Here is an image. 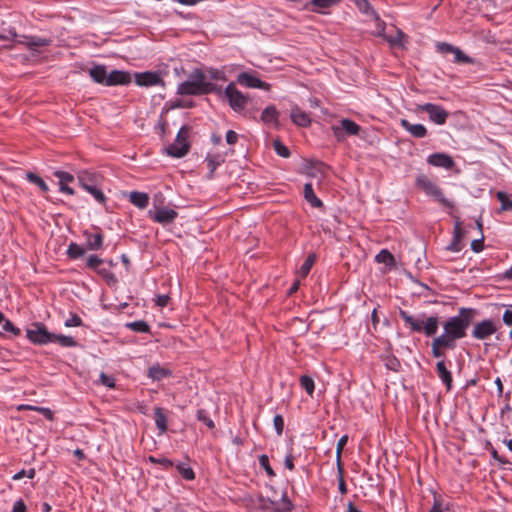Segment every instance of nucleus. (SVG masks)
<instances>
[{
	"label": "nucleus",
	"mask_w": 512,
	"mask_h": 512,
	"mask_svg": "<svg viewBox=\"0 0 512 512\" xmlns=\"http://www.w3.org/2000/svg\"><path fill=\"white\" fill-rule=\"evenodd\" d=\"M475 316V309L464 307L460 308L457 315L448 318L444 323V333L440 336L455 348L456 341L466 336L467 329L472 324Z\"/></svg>",
	"instance_id": "f257e3e1"
},
{
	"label": "nucleus",
	"mask_w": 512,
	"mask_h": 512,
	"mask_svg": "<svg viewBox=\"0 0 512 512\" xmlns=\"http://www.w3.org/2000/svg\"><path fill=\"white\" fill-rule=\"evenodd\" d=\"M126 327L137 333H148L150 331L149 325L142 320L129 322L126 324Z\"/></svg>",
	"instance_id": "c9c22d12"
},
{
	"label": "nucleus",
	"mask_w": 512,
	"mask_h": 512,
	"mask_svg": "<svg viewBox=\"0 0 512 512\" xmlns=\"http://www.w3.org/2000/svg\"><path fill=\"white\" fill-rule=\"evenodd\" d=\"M376 260L379 262V263H386V264H389L391 263L394 258H393V255L387 251V250H382L377 256H376Z\"/></svg>",
	"instance_id": "864d4df0"
},
{
	"label": "nucleus",
	"mask_w": 512,
	"mask_h": 512,
	"mask_svg": "<svg viewBox=\"0 0 512 512\" xmlns=\"http://www.w3.org/2000/svg\"><path fill=\"white\" fill-rule=\"evenodd\" d=\"M149 461L152 462V463L160 464L164 468H170V467L173 466V462L171 460L167 459V458L158 459V458H155L153 456H150L149 457Z\"/></svg>",
	"instance_id": "13d9d810"
},
{
	"label": "nucleus",
	"mask_w": 512,
	"mask_h": 512,
	"mask_svg": "<svg viewBox=\"0 0 512 512\" xmlns=\"http://www.w3.org/2000/svg\"><path fill=\"white\" fill-rule=\"evenodd\" d=\"M24 40H18L19 44L25 45L26 47L33 49L35 47L48 46L51 43L50 39L37 37V36H23Z\"/></svg>",
	"instance_id": "4be33fe9"
},
{
	"label": "nucleus",
	"mask_w": 512,
	"mask_h": 512,
	"mask_svg": "<svg viewBox=\"0 0 512 512\" xmlns=\"http://www.w3.org/2000/svg\"><path fill=\"white\" fill-rule=\"evenodd\" d=\"M274 428L276 430V433L280 436L283 433L284 429V420L281 415H276L273 419Z\"/></svg>",
	"instance_id": "6e6d98bb"
},
{
	"label": "nucleus",
	"mask_w": 512,
	"mask_h": 512,
	"mask_svg": "<svg viewBox=\"0 0 512 512\" xmlns=\"http://www.w3.org/2000/svg\"><path fill=\"white\" fill-rule=\"evenodd\" d=\"M170 374L171 372L169 369L162 367L159 364L151 366L148 370V376L154 381H160L167 378Z\"/></svg>",
	"instance_id": "393cba45"
},
{
	"label": "nucleus",
	"mask_w": 512,
	"mask_h": 512,
	"mask_svg": "<svg viewBox=\"0 0 512 512\" xmlns=\"http://www.w3.org/2000/svg\"><path fill=\"white\" fill-rule=\"evenodd\" d=\"M77 178L80 186L84 190L86 189V187H89L93 184L95 185L97 182V175L87 170L80 171L77 175Z\"/></svg>",
	"instance_id": "a878e982"
},
{
	"label": "nucleus",
	"mask_w": 512,
	"mask_h": 512,
	"mask_svg": "<svg viewBox=\"0 0 512 512\" xmlns=\"http://www.w3.org/2000/svg\"><path fill=\"white\" fill-rule=\"evenodd\" d=\"M341 0H310L305 3L304 9L310 12L326 15L329 10L340 4Z\"/></svg>",
	"instance_id": "1a4fd4ad"
},
{
	"label": "nucleus",
	"mask_w": 512,
	"mask_h": 512,
	"mask_svg": "<svg viewBox=\"0 0 512 512\" xmlns=\"http://www.w3.org/2000/svg\"><path fill=\"white\" fill-rule=\"evenodd\" d=\"M129 200L136 207L144 209L149 203V196L147 193L133 191L129 195Z\"/></svg>",
	"instance_id": "bb28decb"
},
{
	"label": "nucleus",
	"mask_w": 512,
	"mask_h": 512,
	"mask_svg": "<svg viewBox=\"0 0 512 512\" xmlns=\"http://www.w3.org/2000/svg\"><path fill=\"white\" fill-rule=\"evenodd\" d=\"M189 129L186 126L181 127L174 143L166 148L168 155L176 158L185 156L189 151V143L187 141Z\"/></svg>",
	"instance_id": "39448f33"
},
{
	"label": "nucleus",
	"mask_w": 512,
	"mask_h": 512,
	"mask_svg": "<svg viewBox=\"0 0 512 512\" xmlns=\"http://www.w3.org/2000/svg\"><path fill=\"white\" fill-rule=\"evenodd\" d=\"M238 140V134L233 130H229L226 133V142L230 145L235 144Z\"/></svg>",
	"instance_id": "338daca9"
},
{
	"label": "nucleus",
	"mask_w": 512,
	"mask_h": 512,
	"mask_svg": "<svg viewBox=\"0 0 512 512\" xmlns=\"http://www.w3.org/2000/svg\"><path fill=\"white\" fill-rule=\"evenodd\" d=\"M500 306L505 308V310L502 314V322L504 325H506L507 327L510 328L508 336H509V339L512 340V304H510V305L500 304Z\"/></svg>",
	"instance_id": "2f4dec72"
},
{
	"label": "nucleus",
	"mask_w": 512,
	"mask_h": 512,
	"mask_svg": "<svg viewBox=\"0 0 512 512\" xmlns=\"http://www.w3.org/2000/svg\"><path fill=\"white\" fill-rule=\"evenodd\" d=\"M149 216L153 221L166 225L172 223L178 216V213L170 208H160L154 212L149 211Z\"/></svg>",
	"instance_id": "f8f14e48"
},
{
	"label": "nucleus",
	"mask_w": 512,
	"mask_h": 512,
	"mask_svg": "<svg viewBox=\"0 0 512 512\" xmlns=\"http://www.w3.org/2000/svg\"><path fill=\"white\" fill-rule=\"evenodd\" d=\"M293 508L291 501L287 498L286 494L283 495L281 503L277 506V512H290Z\"/></svg>",
	"instance_id": "09e8293b"
},
{
	"label": "nucleus",
	"mask_w": 512,
	"mask_h": 512,
	"mask_svg": "<svg viewBox=\"0 0 512 512\" xmlns=\"http://www.w3.org/2000/svg\"><path fill=\"white\" fill-rule=\"evenodd\" d=\"M442 500L439 497H434L433 506L428 512H443Z\"/></svg>",
	"instance_id": "e2e57ef3"
},
{
	"label": "nucleus",
	"mask_w": 512,
	"mask_h": 512,
	"mask_svg": "<svg viewBox=\"0 0 512 512\" xmlns=\"http://www.w3.org/2000/svg\"><path fill=\"white\" fill-rule=\"evenodd\" d=\"M439 325V318L437 316H430L423 320L422 332L427 336L436 334Z\"/></svg>",
	"instance_id": "c85d7f7f"
},
{
	"label": "nucleus",
	"mask_w": 512,
	"mask_h": 512,
	"mask_svg": "<svg viewBox=\"0 0 512 512\" xmlns=\"http://www.w3.org/2000/svg\"><path fill=\"white\" fill-rule=\"evenodd\" d=\"M85 190L88 193H90L98 203H100V204L105 203L106 197H105L104 193L100 189L97 188L96 184L86 187Z\"/></svg>",
	"instance_id": "4c0bfd02"
},
{
	"label": "nucleus",
	"mask_w": 512,
	"mask_h": 512,
	"mask_svg": "<svg viewBox=\"0 0 512 512\" xmlns=\"http://www.w3.org/2000/svg\"><path fill=\"white\" fill-rule=\"evenodd\" d=\"M337 471H338V488H339L340 493L342 495H344L347 493V488H346V484H345L344 477H343L344 471H343L342 465L337 466Z\"/></svg>",
	"instance_id": "3c124183"
},
{
	"label": "nucleus",
	"mask_w": 512,
	"mask_h": 512,
	"mask_svg": "<svg viewBox=\"0 0 512 512\" xmlns=\"http://www.w3.org/2000/svg\"><path fill=\"white\" fill-rule=\"evenodd\" d=\"M315 261H316V255L309 254L298 271V274L300 275V277L305 278L309 274Z\"/></svg>",
	"instance_id": "473e14b6"
},
{
	"label": "nucleus",
	"mask_w": 512,
	"mask_h": 512,
	"mask_svg": "<svg viewBox=\"0 0 512 512\" xmlns=\"http://www.w3.org/2000/svg\"><path fill=\"white\" fill-rule=\"evenodd\" d=\"M259 464L264 468L269 476H275V473L269 464V458L267 455L263 454L259 457Z\"/></svg>",
	"instance_id": "8fccbe9b"
},
{
	"label": "nucleus",
	"mask_w": 512,
	"mask_h": 512,
	"mask_svg": "<svg viewBox=\"0 0 512 512\" xmlns=\"http://www.w3.org/2000/svg\"><path fill=\"white\" fill-rule=\"evenodd\" d=\"M26 506L22 500H18L14 503L12 512H25Z\"/></svg>",
	"instance_id": "774afa93"
},
{
	"label": "nucleus",
	"mask_w": 512,
	"mask_h": 512,
	"mask_svg": "<svg viewBox=\"0 0 512 512\" xmlns=\"http://www.w3.org/2000/svg\"><path fill=\"white\" fill-rule=\"evenodd\" d=\"M427 162L432 166L445 168L447 170L452 169L454 166L452 157L445 153L431 154L427 158Z\"/></svg>",
	"instance_id": "4468645a"
},
{
	"label": "nucleus",
	"mask_w": 512,
	"mask_h": 512,
	"mask_svg": "<svg viewBox=\"0 0 512 512\" xmlns=\"http://www.w3.org/2000/svg\"><path fill=\"white\" fill-rule=\"evenodd\" d=\"M213 85L205 81V75L200 70H195L187 81L178 85L179 95H201L211 92Z\"/></svg>",
	"instance_id": "f03ea898"
},
{
	"label": "nucleus",
	"mask_w": 512,
	"mask_h": 512,
	"mask_svg": "<svg viewBox=\"0 0 512 512\" xmlns=\"http://www.w3.org/2000/svg\"><path fill=\"white\" fill-rule=\"evenodd\" d=\"M176 469L185 480L191 481L195 478V473L192 468L185 464H178Z\"/></svg>",
	"instance_id": "58836bf2"
},
{
	"label": "nucleus",
	"mask_w": 512,
	"mask_h": 512,
	"mask_svg": "<svg viewBox=\"0 0 512 512\" xmlns=\"http://www.w3.org/2000/svg\"><path fill=\"white\" fill-rule=\"evenodd\" d=\"M26 179L32 184L38 186L42 192H47L49 190L48 185L45 183V181L39 175L33 172H28L26 174Z\"/></svg>",
	"instance_id": "f704fd0d"
},
{
	"label": "nucleus",
	"mask_w": 512,
	"mask_h": 512,
	"mask_svg": "<svg viewBox=\"0 0 512 512\" xmlns=\"http://www.w3.org/2000/svg\"><path fill=\"white\" fill-rule=\"evenodd\" d=\"M273 147L279 156L284 157V158L289 157V155H290L289 149L280 140H274Z\"/></svg>",
	"instance_id": "37998d69"
},
{
	"label": "nucleus",
	"mask_w": 512,
	"mask_h": 512,
	"mask_svg": "<svg viewBox=\"0 0 512 512\" xmlns=\"http://www.w3.org/2000/svg\"><path fill=\"white\" fill-rule=\"evenodd\" d=\"M386 367L392 371H398L400 368V363L396 358L392 357L387 359Z\"/></svg>",
	"instance_id": "0e129e2a"
},
{
	"label": "nucleus",
	"mask_w": 512,
	"mask_h": 512,
	"mask_svg": "<svg viewBox=\"0 0 512 512\" xmlns=\"http://www.w3.org/2000/svg\"><path fill=\"white\" fill-rule=\"evenodd\" d=\"M417 111L426 112L429 116V120L436 125H444L449 117L448 111L442 106L433 103L418 105Z\"/></svg>",
	"instance_id": "6e6552de"
},
{
	"label": "nucleus",
	"mask_w": 512,
	"mask_h": 512,
	"mask_svg": "<svg viewBox=\"0 0 512 512\" xmlns=\"http://www.w3.org/2000/svg\"><path fill=\"white\" fill-rule=\"evenodd\" d=\"M81 318L77 314H73L69 319L65 321L66 327H77L81 325Z\"/></svg>",
	"instance_id": "052dcab7"
},
{
	"label": "nucleus",
	"mask_w": 512,
	"mask_h": 512,
	"mask_svg": "<svg viewBox=\"0 0 512 512\" xmlns=\"http://www.w3.org/2000/svg\"><path fill=\"white\" fill-rule=\"evenodd\" d=\"M334 135L337 139L344 138L346 135H358L360 131V126L350 119H342L340 122V126L332 127Z\"/></svg>",
	"instance_id": "9b49d317"
},
{
	"label": "nucleus",
	"mask_w": 512,
	"mask_h": 512,
	"mask_svg": "<svg viewBox=\"0 0 512 512\" xmlns=\"http://www.w3.org/2000/svg\"><path fill=\"white\" fill-rule=\"evenodd\" d=\"M400 125L416 138H424L427 135V129L423 124H412L406 119H401Z\"/></svg>",
	"instance_id": "6ab92c4d"
},
{
	"label": "nucleus",
	"mask_w": 512,
	"mask_h": 512,
	"mask_svg": "<svg viewBox=\"0 0 512 512\" xmlns=\"http://www.w3.org/2000/svg\"><path fill=\"white\" fill-rule=\"evenodd\" d=\"M300 385L307 392V394L312 396V394L314 392L315 384H314V380L311 377L303 375L300 378Z\"/></svg>",
	"instance_id": "ea45409f"
},
{
	"label": "nucleus",
	"mask_w": 512,
	"mask_h": 512,
	"mask_svg": "<svg viewBox=\"0 0 512 512\" xmlns=\"http://www.w3.org/2000/svg\"><path fill=\"white\" fill-rule=\"evenodd\" d=\"M89 75L98 84L107 85L108 72L103 65H97L89 70Z\"/></svg>",
	"instance_id": "5701e85b"
},
{
	"label": "nucleus",
	"mask_w": 512,
	"mask_h": 512,
	"mask_svg": "<svg viewBox=\"0 0 512 512\" xmlns=\"http://www.w3.org/2000/svg\"><path fill=\"white\" fill-rule=\"evenodd\" d=\"M27 338L35 344H47L53 342L55 337L41 323H33L26 331Z\"/></svg>",
	"instance_id": "0eeeda50"
},
{
	"label": "nucleus",
	"mask_w": 512,
	"mask_h": 512,
	"mask_svg": "<svg viewBox=\"0 0 512 512\" xmlns=\"http://www.w3.org/2000/svg\"><path fill=\"white\" fill-rule=\"evenodd\" d=\"M83 235L85 237L88 250L97 251L103 247L104 236L100 230L96 233L84 231Z\"/></svg>",
	"instance_id": "dca6fc26"
},
{
	"label": "nucleus",
	"mask_w": 512,
	"mask_h": 512,
	"mask_svg": "<svg viewBox=\"0 0 512 512\" xmlns=\"http://www.w3.org/2000/svg\"><path fill=\"white\" fill-rule=\"evenodd\" d=\"M416 185L428 196L435 198L446 207H452V202L445 198L442 190L426 175H419L416 178Z\"/></svg>",
	"instance_id": "7ed1b4c3"
},
{
	"label": "nucleus",
	"mask_w": 512,
	"mask_h": 512,
	"mask_svg": "<svg viewBox=\"0 0 512 512\" xmlns=\"http://www.w3.org/2000/svg\"><path fill=\"white\" fill-rule=\"evenodd\" d=\"M444 349H454V347L441 336L435 337L431 344L432 355L435 358H441L444 356Z\"/></svg>",
	"instance_id": "aec40b11"
},
{
	"label": "nucleus",
	"mask_w": 512,
	"mask_h": 512,
	"mask_svg": "<svg viewBox=\"0 0 512 512\" xmlns=\"http://www.w3.org/2000/svg\"><path fill=\"white\" fill-rule=\"evenodd\" d=\"M497 331V323L491 318H486L474 324L471 336L476 340L483 341L494 335Z\"/></svg>",
	"instance_id": "423d86ee"
},
{
	"label": "nucleus",
	"mask_w": 512,
	"mask_h": 512,
	"mask_svg": "<svg viewBox=\"0 0 512 512\" xmlns=\"http://www.w3.org/2000/svg\"><path fill=\"white\" fill-rule=\"evenodd\" d=\"M376 18V27L378 29V35L381 36V37H384L385 40L392 46V47H395V46H402L403 45V38H404V33L401 31V30H397L395 35H385L384 34V30H385V24L384 22H382L378 16L375 17Z\"/></svg>",
	"instance_id": "ddd939ff"
},
{
	"label": "nucleus",
	"mask_w": 512,
	"mask_h": 512,
	"mask_svg": "<svg viewBox=\"0 0 512 512\" xmlns=\"http://www.w3.org/2000/svg\"><path fill=\"white\" fill-rule=\"evenodd\" d=\"M347 441H348V437L346 435H344L337 442V446H336V463H337V466L342 465V463H341V455H342L343 448L346 445Z\"/></svg>",
	"instance_id": "c03bdc74"
},
{
	"label": "nucleus",
	"mask_w": 512,
	"mask_h": 512,
	"mask_svg": "<svg viewBox=\"0 0 512 512\" xmlns=\"http://www.w3.org/2000/svg\"><path fill=\"white\" fill-rule=\"evenodd\" d=\"M290 118L294 124L301 127H307L311 123L310 116L297 105L291 108Z\"/></svg>",
	"instance_id": "a211bd4d"
},
{
	"label": "nucleus",
	"mask_w": 512,
	"mask_h": 512,
	"mask_svg": "<svg viewBox=\"0 0 512 512\" xmlns=\"http://www.w3.org/2000/svg\"><path fill=\"white\" fill-rule=\"evenodd\" d=\"M229 106L235 112H242L249 102V97L236 88L234 82L229 83L224 91Z\"/></svg>",
	"instance_id": "20e7f679"
},
{
	"label": "nucleus",
	"mask_w": 512,
	"mask_h": 512,
	"mask_svg": "<svg viewBox=\"0 0 512 512\" xmlns=\"http://www.w3.org/2000/svg\"><path fill=\"white\" fill-rule=\"evenodd\" d=\"M28 477L30 479L34 478L35 476V469H29V470H21L19 471L18 473H16L14 476H13V479L14 480H20L22 479L23 477Z\"/></svg>",
	"instance_id": "4d7b16f0"
},
{
	"label": "nucleus",
	"mask_w": 512,
	"mask_h": 512,
	"mask_svg": "<svg viewBox=\"0 0 512 512\" xmlns=\"http://www.w3.org/2000/svg\"><path fill=\"white\" fill-rule=\"evenodd\" d=\"M497 199L501 203V210L508 211L512 210V200L509 199L505 192L499 191L496 194Z\"/></svg>",
	"instance_id": "a19ab883"
},
{
	"label": "nucleus",
	"mask_w": 512,
	"mask_h": 512,
	"mask_svg": "<svg viewBox=\"0 0 512 512\" xmlns=\"http://www.w3.org/2000/svg\"><path fill=\"white\" fill-rule=\"evenodd\" d=\"M135 82L139 86H155L162 83V79L155 72H142L135 74Z\"/></svg>",
	"instance_id": "2eb2a0df"
},
{
	"label": "nucleus",
	"mask_w": 512,
	"mask_h": 512,
	"mask_svg": "<svg viewBox=\"0 0 512 512\" xmlns=\"http://www.w3.org/2000/svg\"><path fill=\"white\" fill-rule=\"evenodd\" d=\"M130 82L131 75L128 72L113 70L110 73H108L106 86L126 85Z\"/></svg>",
	"instance_id": "f3484780"
},
{
	"label": "nucleus",
	"mask_w": 512,
	"mask_h": 512,
	"mask_svg": "<svg viewBox=\"0 0 512 512\" xmlns=\"http://www.w3.org/2000/svg\"><path fill=\"white\" fill-rule=\"evenodd\" d=\"M454 58L453 62L456 64H474L475 60L466 55L460 48L456 47L452 53Z\"/></svg>",
	"instance_id": "72a5a7b5"
},
{
	"label": "nucleus",
	"mask_w": 512,
	"mask_h": 512,
	"mask_svg": "<svg viewBox=\"0 0 512 512\" xmlns=\"http://www.w3.org/2000/svg\"><path fill=\"white\" fill-rule=\"evenodd\" d=\"M154 419L157 428L159 429L161 434H164L167 431V417L162 408L157 407L154 411Z\"/></svg>",
	"instance_id": "7c9ffc66"
},
{
	"label": "nucleus",
	"mask_w": 512,
	"mask_h": 512,
	"mask_svg": "<svg viewBox=\"0 0 512 512\" xmlns=\"http://www.w3.org/2000/svg\"><path fill=\"white\" fill-rule=\"evenodd\" d=\"M304 198L307 200V202L310 203L312 207L320 208L322 207L323 203L322 201L315 195L313 186L311 183H306L304 185Z\"/></svg>",
	"instance_id": "cd10ccee"
},
{
	"label": "nucleus",
	"mask_w": 512,
	"mask_h": 512,
	"mask_svg": "<svg viewBox=\"0 0 512 512\" xmlns=\"http://www.w3.org/2000/svg\"><path fill=\"white\" fill-rule=\"evenodd\" d=\"M102 263L103 259L99 258L97 255H90L87 258L86 266L92 270H96Z\"/></svg>",
	"instance_id": "603ef678"
},
{
	"label": "nucleus",
	"mask_w": 512,
	"mask_h": 512,
	"mask_svg": "<svg viewBox=\"0 0 512 512\" xmlns=\"http://www.w3.org/2000/svg\"><path fill=\"white\" fill-rule=\"evenodd\" d=\"M197 419L203 422L209 429H213L215 426L213 420L208 417L207 412L203 409L197 411Z\"/></svg>",
	"instance_id": "49530a36"
},
{
	"label": "nucleus",
	"mask_w": 512,
	"mask_h": 512,
	"mask_svg": "<svg viewBox=\"0 0 512 512\" xmlns=\"http://www.w3.org/2000/svg\"><path fill=\"white\" fill-rule=\"evenodd\" d=\"M460 242H461L460 236H454L453 241L448 246V250H450L452 252H459L462 249Z\"/></svg>",
	"instance_id": "680f3d73"
},
{
	"label": "nucleus",
	"mask_w": 512,
	"mask_h": 512,
	"mask_svg": "<svg viewBox=\"0 0 512 512\" xmlns=\"http://www.w3.org/2000/svg\"><path fill=\"white\" fill-rule=\"evenodd\" d=\"M436 371L438 377L441 381L446 385L447 390H450L452 387V375L451 372L446 368L444 361H438L436 363Z\"/></svg>",
	"instance_id": "b1692460"
},
{
	"label": "nucleus",
	"mask_w": 512,
	"mask_h": 512,
	"mask_svg": "<svg viewBox=\"0 0 512 512\" xmlns=\"http://www.w3.org/2000/svg\"><path fill=\"white\" fill-rule=\"evenodd\" d=\"M237 83L248 88H259L263 90H270V84L260 80L255 74L242 72L237 76Z\"/></svg>",
	"instance_id": "9d476101"
},
{
	"label": "nucleus",
	"mask_w": 512,
	"mask_h": 512,
	"mask_svg": "<svg viewBox=\"0 0 512 512\" xmlns=\"http://www.w3.org/2000/svg\"><path fill=\"white\" fill-rule=\"evenodd\" d=\"M400 316L405 321V323L410 326L412 331L418 333L422 332L423 319H415L403 310H400Z\"/></svg>",
	"instance_id": "c756f323"
},
{
	"label": "nucleus",
	"mask_w": 512,
	"mask_h": 512,
	"mask_svg": "<svg viewBox=\"0 0 512 512\" xmlns=\"http://www.w3.org/2000/svg\"><path fill=\"white\" fill-rule=\"evenodd\" d=\"M54 175L58 178L59 184L71 183L74 181V176L68 172L57 170Z\"/></svg>",
	"instance_id": "de8ad7c7"
},
{
	"label": "nucleus",
	"mask_w": 512,
	"mask_h": 512,
	"mask_svg": "<svg viewBox=\"0 0 512 512\" xmlns=\"http://www.w3.org/2000/svg\"><path fill=\"white\" fill-rule=\"evenodd\" d=\"M67 254L70 258L76 259L82 257L85 254V249L82 246L72 242L68 246Z\"/></svg>",
	"instance_id": "e433bc0d"
},
{
	"label": "nucleus",
	"mask_w": 512,
	"mask_h": 512,
	"mask_svg": "<svg viewBox=\"0 0 512 512\" xmlns=\"http://www.w3.org/2000/svg\"><path fill=\"white\" fill-rule=\"evenodd\" d=\"M54 337L55 339L53 342H58L60 345L64 347H73L76 345L75 340L71 336L54 334Z\"/></svg>",
	"instance_id": "79ce46f5"
},
{
	"label": "nucleus",
	"mask_w": 512,
	"mask_h": 512,
	"mask_svg": "<svg viewBox=\"0 0 512 512\" xmlns=\"http://www.w3.org/2000/svg\"><path fill=\"white\" fill-rule=\"evenodd\" d=\"M278 118L279 112L273 105L267 106L261 114V121L266 125L277 127L279 124Z\"/></svg>",
	"instance_id": "412c9836"
},
{
	"label": "nucleus",
	"mask_w": 512,
	"mask_h": 512,
	"mask_svg": "<svg viewBox=\"0 0 512 512\" xmlns=\"http://www.w3.org/2000/svg\"><path fill=\"white\" fill-rule=\"evenodd\" d=\"M98 383L103 386H106L108 388H114L115 387V378L111 375L101 372L99 375Z\"/></svg>",
	"instance_id": "a18cd8bd"
},
{
	"label": "nucleus",
	"mask_w": 512,
	"mask_h": 512,
	"mask_svg": "<svg viewBox=\"0 0 512 512\" xmlns=\"http://www.w3.org/2000/svg\"><path fill=\"white\" fill-rule=\"evenodd\" d=\"M483 247V237H481L480 239H475L471 242V249L476 253L482 251Z\"/></svg>",
	"instance_id": "69168bd1"
},
{
	"label": "nucleus",
	"mask_w": 512,
	"mask_h": 512,
	"mask_svg": "<svg viewBox=\"0 0 512 512\" xmlns=\"http://www.w3.org/2000/svg\"><path fill=\"white\" fill-rule=\"evenodd\" d=\"M436 48H437V51L442 54H448V53L452 54L454 52V50L456 49L455 46H453L449 43H445V42L437 43Z\"/></svg>",
	"instance_id": "5fc2aeb1"
},
{
	"label": "nucleus",
	"mask_w": 512,
	"mask_h": 512,
	"mask_svg": "<svg viewBox=\"0 0 512 512\" xmlns=\"http://www.w3.org/2000/svg\"><path fill=\"white\" fill-rule=\"evenodd\" d=\"M3 330L6 332H11L14 335L20 334V329L15 327L14 324L10 320H4Z\"/></svg>",
	"instance_id": "bf43d9fd"
}]
</instances>
